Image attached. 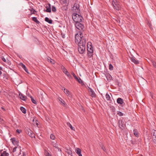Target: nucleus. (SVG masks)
Segmentation results:
<instances>
[{"instance_id":"1","label":"nucleus","mask_w":156,"mask_h":156,"mask_svg":"<svg viewBox=\"0 0 156 156\" xmlns=\"http://www.w3.org/2000/svg\"><path fill=\"white\" fill-rule=\"evenodd\" d=\"M86 41V37L83 36L81 32L75 34V41L78 45V51L80 54H83L85 51Z\"/></svg>"},{"instance_id":"2","label":"nucleus","mask_w":156,"mask_h":156,"mask_svg":"<svg viewBox=\"0 0 156 156\" xmlns=\"http://www.w3.org/2000/svg\"><path fill=\"white\" fill-rule=\"evenodd\" d=\"M73 19V21L76 23L80 22L82 21L83 18L77 13H74L72 16Z\"/></svg>"},{"instance_id":"3","label":"nucleus","mask_w":156,"mask_h":156,"mask_svg":"<svg viewBox=\"0 0 156 156\" xmlns=\"http://www.w3.org/2000/svg\"><path fill=\"white\" fill-rule=\"evenodd\" d=\"M112 4L114 8L116 10H119L121 9V6L119 3L116 0H113L112 2Z\"/></svg>"},{"instance_id":"4","label":"nucleus","mask_w":156,"mask_h":156,"mask_svg":"<svg viewBox=\"0 0 156 156\" xmlns=\"http://www.w3.org/2000/svg\"><path fill=\"white\" fill-rule=\"evenodd\" d=\"M75 25L76 27L80 31L77 34L80 32H81L82 34V31L83 30V29L84 28L83 25L81 23H80V22L76 23Z\"/></svg>"},{"instance_id":"5","label":"nucleus","mask_w":156,"mask_h":156,"mask_svg":"<svg viewBox=\"0 0 156 156\" xmlns=\"http://www.w3.org/2000/svg\"><path fill=\"white\" fill-rule=\"evenodd\" d=\"M26 133L31 137H35L34 134H33V131L30 129L27 128L26 130Z\"/></svg>"},{"instance_id":"6","label":"nucleus","mask_w":156,"mask_h":156,"mask_svg":"<svg viewBox=\"0 0 156 156\" xmlns=\"http://www.w3.org/2000/svg\"><path fill=\"white\" fill-rule=\"evenodd\" d=\"M90 43H88L87 45V50L89 53H92L93 52V48Z\"/></svg>"},{"instance_id":"7","label":"nucleus","mask_w":156,"mask_h":156,"mask_svg":"<svg viewBox=\"0 0 156 156\" xmlns=\"http://www.w3.org/2000/svg\"><path fill=\"white\" fill-rule=\"evenodd\" d=\"M88 90L90 96L92 97H95L96 94L93 90L89 87H88Z\"/></svg>"},{"instance_id":"8","label":"nucleus","mask_w":156,"mask_h":156,"mask_svg":"<svg viewBox=\"0 0 156 156\" xmlns=\"http://www.w3.org/2000/svg\"><path fill=\"white\" fill-rule=\"evenodd\" d=\"M118 124L119 127L120 128L122 129H123L125 127V125L123 123L122 120H120L119 121Z\"/></svg>"},{"instance_id":"9","label":"nucleus","mask_w":156,"mask_h":156,"mask_svg":"<svg viewBox=\"0 0 156 156\" xmlns=\"http://www.w3.org/2000/svg\"><path fill=\"white\" fill-rule=\"evenodd\" d=\"M62 90H63L64 92L68 96L71 98V96L70 95V93L67 89H66L65 88H63L62 89Z\"/></svg>"},{"instance_id":"10","label":"nucleus","mask_w":156,"mask_h":156,"mask_svg":"<svg viewBox=\"0 0 156 156\" xmlns=\"http://www.w3.org/2000/svg\"><path fill=\"white\" fill-rule=\"evenodd\" d=\"M45 7L46 8V12H51V5L50 4H47Z\"/></svg>"},{"instance_id":"11","label":"nucleus","mask_w":156,"mask_h":156,"mask_svg":"<svg viewBox=\"0 0 156 156\" xmlns=\"http://www.w3.org/2000/svg\"><path fill=\"white\" fill-rule=\"evenodd\" d=\"M19 97L23 101H25L27 98L26 96H24L21 93H19Z\"/></svg>"},{"instance_id":"12","label":"nucleus","mask_w":156,"mask_h":156,"mask_svg":"<svg viewBox=\"0 0 156 156\" xmlns=\"http://www.w3.org/2000/svg\"><path fill=\"white\" fill-rule=\"evenodd\" d=\"M130 58L131 61L134 63L135 64H137L139 63V61L138 60H136L134 57H131Z\"/></svg>"},{"instance_id":"13","label":"nucleus","mask_w":156,"mask_h":156,"mask_svg":"<svg viewBox=\"0 0 156 156\" xmlns=\"http://www.w3.org/2000/svg\"><path fill=\"white\" fill-rule=\"evenodd\" d=\"M79 5L76 3H75L73 7V10H79Z\"/></svg>"},{"instance_id":"14","label":"nucleus","mask_w":156,"mask_h":156,"mask_svg":"<svg viewBox=\"0 0 156 156\" xmlns=\"http://www.w3.org/2000/svg\"><path fill=\"white\" fill-rule=\"evenodd\" d=\"M76 152L79 156H82L81 154V150L79 148H77L76 149Z\"/></svg>"},{"instance_id":"15","label":"nucleus","mask_w":156,"mask_h":156,"mask_svg":"<svg viewBox=\"0 0 156 156\" xmlns=\"http://www.w3.org/2000/svg\"><path fill=\"white\" fill-rule=\"evenodd\" d=\"M58 99L60 101V104H62L64 107L65 106L66 104L64 101L61 98L59 97Z\"/></svg>"},{"instance_id":"16","label":"nucleus","mask_w":156,"mask_h":156,"mask_svg":"<svg viewBox=\"0 0 156 156\" xmlns=\"http://www.w3.org/2000/svg\"><path fill=\"white\" fill-rule=\"evenodd\" d=\"M117 102L118 104L120 105H122L124 103L123 100L121 98H119L117 100Z\"/></svg>"},{"instance_id":"17","label":"nucleus","mask_w":156,"mask_h":156,"mask_svg":"<svg viewBox=\"0 0 156 156\" xmlns=\"http://www.w3.org/2000/svg\"><path fill=\"white\" fill-rule=\"evenodd\" d=\"M133 134L136 137H139V134L137 129H134L133 130Z\"/></svg>"},{"instance_id":"18","label":"nucleus","mask_w":156,"mask_h":156,"mask_svg":"<svg viewBox=\"0 0 156 156\" xmlns=\"http://www.w3.org/2000/svg\"><path fill=\"white\" fill-rule=\"evenodd\" d=\"M20 65L27 73H28L27 69V68L26 66L23 63H20Z\"/></svg>"},{"instance_id":"19","label":"nucleus","mask_w":156,"mask_h":156,"mask_svg":"<svg viewBox=\"0 0 156 156\" xmlns=\"http://www.w3.org/2000/svg\"><path fill=\"white\" fill-rule=\"evenodd\" d=\"M45 20L49 23L50 24H51L52 23V21L51 20H50L49 18L47 17H46L45 18Z\"/></svg>"},{"instance_id":"20","label":"nucleus","mask_w":156,"mask_h":156,"mask_svg":"<svg viewBox=\"0 0 156 156\" xmlns=\"http://www.w3.org/2000/svg\"><path fill=\"white\" fill-rule=\"evenodd\" d=\"M47 60L48 62H50L52 64H54L55 63L54 61L51 59L50 58H48Z\"/></svg>"},{"instance_id":"21","label":"nucleus","mask_w":156,"mask_h":156,"mask_svg":"<svg viewBox=\"0 0 156 156\" xmlns=\"http://www.w3.org/2000/svg\"><path fill=\"white\" fill-rule=\"evenodd\" d=\"M9 154L7 153L5 151H4L1 154L0 156H8Z\"/></svg>"},{"instance_id":"22","label":"nucleus","mask_w":156,"mask_h":156,"mask_svg":"<svg viewBox=\"0 0 156 156\" xmlns=\"http://www.w3.org/2000/svg\"><path fill=\"white\" fill-rule=\"evenodd\" d=\"M60 3L62 4L68 3V0H60Z\"/></svg>"},{"instance_id":"23","label":"nucleus","mask_w":156,"mask_h":156,"mask_svg":"<svg viewBox=\"0 0 156 156\" xmlns=\"http://www.w3.org/2000/svg\"><path fill=\"white\" fill-rule=\"evenodd\" d=\"M63 71L64 73H65L66 75L69 76L68 75H69V73L67 70L64 67L63 68Z\"/></svg>"},{"instance_id":"24","label":"nucleus","mask_w":156,"mask_h":156,"mask_svg":"<svg viewBox=\"0 0 156 156\" xmlns=\"http://www.w3.org/2000/svg\"><path fill=\"white\" fill-rule=\"evenodd\" d=\"M67 126L69 127L72 130H74V128L73 127L70 123L67 122Z\"/></svg>"},{"instance_id":"25","label":"nucleus","mask_w":156,"mask_h":156,"mask_svg":"<svg viewBox=\"0 0 156 156\" xmlns=\"http://www.w3.org/2000/svg\"><path fill=\"white\" fill-rule=\"evenodd\" d=\"M20 110L24 114L26 113V109L23 107H20Z\"/></svg>"},{"instance_id":"26","label":"nucleus","mask_w":156,"mask_h":156,"mask_svg":"<svg viewBox=\"0 0 156 156\" xmlns=\"http://www.w3.org/2000/svg\"><path fill=\"white\" fill-rule=\"evenodd\" d=\"M30 97L31 98V100L32 102L33 103H34L36 105H37V102L35 101V100L31 96H30Z\"/></svg>"},{"instance_id":"27","label":"nucleus","mask_w":156,"mask_h":156,"mask_svg":"<svg viewBox=\"0 0 156 156\" xmlns=\"http://www.w3.org/2000/svg\"><path fill=\"white\" fill-rule=\"evenodd\" d=\"M52 145L54 147H55L56 148H57L58 147L56 143L54 142H52Z\"/></svg>"},{"instance_id":"28","label":"nucleus","mask_w":156,"mask_h":156,"mask_svg":"<svg viewBox=\"0 0 156 156\" xmlns=\"http://www.w3.org/2000/svg\"><path fill=\"white\" fill-rule=\"evenodd\" d=\"M32 20L37 23H38L39 22L37 20V18L36 17H33L32 18Z\"/></svg>"},{"instance_id":"29","label":"nucleus","mask_w":156,"mask_h":156,"mask_svg":"<svg viewBox=\"0 0 156 156\" xmlns=\"http://www.w3.org/2000/svg\"><path fill=\"white\" fill-rule=\"evenodd\" d=\"M106 98L107 100L108 101L109 100L110 98V97L109 95L108 94H106Z\"/></svg>"},{"instance_id":"30","label":"nucleus","mask_w":156,"mask_h":156,"mask_svg":"<svg viewBox=\"0 0 156 156\" xmlns=\"http://www.w3.org/2000/svg\"><path fill=\"white\" fill-rule=\"evenodd\" d=\"M106 77L107 80H111L112 78L111 76L109 74L107 75L106 76Z\"/></svg>"},{"instance_id":"31","label":"nucleus","mask_w":156,"mask_h":156,"mask_svg":"<svg viewBox=\"0 0 156 156\" xmlns=\"http://www.w3.org/2000/svg\"><path fill=\"white\" fill-rule=\"evenodd\" d=\"M154 136H156V131L154 130H153L152 132V137H153Z\"/></svg>"},{"instance_id":"32","label":"nucleus","mask_w":156,"mask_h":156,"mask_svg":"<svg viewBox=\"0 0 156 156\" xmlns=\"http://www.w3.org/2000/svg\"><path fill=\"white\" fill-rule=\"evenodd\" d=\"M50 138L51 139L54 140L55 138V137L53 134H51L50 136Z\"/></svg>"},{"instance_id":"33","label":"nucleus","mask_w":156,"mask_h":156,"mask_svg":"<svg viewBox=\"0 0 156 156\" xmlns=\"http://www.w3.org/2000/svg\"><path fill=\"white\" fill-rule=\"evenodd\" d=\"M51 9H52V11L54 12H55L56 11V8L54 6H52Z\"/></svg>"},{"instance_id":"34","label":"nucleus","mask_w":156,"mask_h":156,"mask_svg":"<svg viewBox=\"0 0 156 156\" xmlns=\"http://www.w3.org/2000/svg\"><path fill=\"white\" fill-rule=\"evenodd\" d=\"M152 138L153 141L154 143H156V136H154L152 137Z\"/></svg>"},{"instance_id":"35","label":"nucleus","mask_w":156,"mask_h":156,"mask_svg":"<svg viewBox=\"0 0 156 156\" xmlns=\"http://www.w3.org/2000/svg\"><path fill=\"white\" fill-rule=\"evenodd\" d=\"M66 152L69 154H72V151L71 150H69L67 149L66 150Z\"/></svg>"},{"instance_id":"36","label":"nucleus","mask_w":156,"mask_h":156,"mask_svg":"<svg viewBox=\"0 0 156 156\" xmlns=\"http://www.w3.org/2000/svg\"><path fill=\"white\" fill-rule=\"evenodd\" d=\"M109 69L111 70H112L113 69V66L111 64L109 65Z\"/></svg>"},{"instance_id":"37","label":"nucleus","mask_w":156,"mask_h":156,"mask_svg":"<svg viewBox=\"0 0 156 156\" xmlns=\"http://www.w3.org/2000/svg\"><path fill=\"white\" fill-rule=\"evenodd\" d=\"M11 140L13 144H14V143H15L17 142V141H16V139L15 138H12Z\"/></svg>"},{"instance_id":"38","label":"nucleus","mask_w":156,"mask_h":156,"mask_svg":"<svg viewBox=\"0 0 156 156\" xmlns=\"http://www.w3.org/2000/svg\"><path fill=\"white\" fill-rule=\"evenodd\" d=\"M45 154L46 156H51L50 154L47 151H46L45 152Z\"/></svg>"},{"instance_id":"39","label":"nucleus","mask_w":156,"mask_h":156,"mask_svg":"<svg viewBox=\"0 0 156 156\" xmlns=\"http://www.w3.org/2000/svg\"><path fill=\"white\" fill-rule=\"evenodd\" d=\"M152 65H153V66H154L155 68H156V63L155 62H152Z\"/></svg>"},{"instance_id":"40","label":"nucleus","mask_w":156,"mask_h":156,"mask_svg":"<svg viewBox=\"0 0 156 156\" xmlns=\"http://www.w3.org/2000/svg\"><path fill=\"white\" fill-rule=\"evenodd\" d=\"M72 74L76 80H78V78L77 77V76H76V75L74 73H73Z\"/></svg>"},{"instance_id":"41","label":"nucleus","mask_w":156,"mask_h":156,"mask_svg":"<svg viewBox=\"0 0 156 156\" xmlns=\"http://www.w3.org/2000/svg\"><path fill=\"white\" fill-rule=\"evenodd\" d=\"M101 149L103 150L105 152H106V149H105L104 146L103 145H102L101 146Z\"/></svg>"},{"instance_id":"42","label":"nucleus","mask_w":156,"mask_h":156,"mask_svg":"<svg viewBox=\"0 0 156 156\" xmlns=\"http://www.w3.org/2000/svg\"><path fill=\"white\" fill-rule=\"evenodd\" d=\"M118 114L119 115V116H122L123 115V114L121 112H118Z\"/></svg>"},{"instance_id":"43","label":"nucleus","mask_w":156,"mask_h":156,"mask_svg":"<svg viewBox=\"0 0 156 156\" xmlns=\"http://www.w3.org/2000/svg\"><path fill=\"white\" fill-rule=\"evenodd\" d=\"M77 81L80 83H82V80L80 79V78H79V79H78V80H77Z\"/></svg>"},{"instance_id":"44","label":"nucleus","mask_w":156,"mask_h":156,"mask_svg":"<svg viewBox=\"0 0 156 156\" xmlns=\"http://www.w3.org/2000/svg\"><path fill=\"white\" fill-rule=\"evenodd\" d=\"M17 148V147H14L13 150V152H15L16 151V149Z\"/></svg>"},{"instance_id":"45","label":"nucleus","mask_w":156,"mask_h":156,"mask_svg":"<svg viewBox=\"0 0 156 156\" xmlns=\"http://www.w3.org/2000/svg\"><path fill=\"white\" fill-rule=\"evenodd\" d=\"M2 60L4 62H6V59L3 57H2Z\"/></svg>"},{"instance_id":"46","label":"nucleus","mask_w":156,"mask_h":156,"mask_svg":"<svg viewBox=\"0 0 156 156\" xmlns=\"http://www.w3.org/2000/svg\"><path fill=\"white\" fill-rule=\"evenodd\" d=\"M92 53H89L88 52V56L89 57H91V56L92 55Z\"/></svg>"},{"instance_id":"47","label":"nucleus","mask_w":156,"mask_h":156,"mask_svg":"<svg viewBox=\"0 0 156 156\" xmlns=\"http://www.w3.org/2000/svg\"><path fill=\"white\" fill-rule=\"evenodd\" d=\"M16 131L17 133H20V132L21 131V130H19L18 129H17L16 130Z\"/></svg>"},{"instance_id":"48","label":"nucleus","mask_w":156,"mask_h":156,"mask_svg":"<svg viewBox=\"0 0 156 156\" xmlns=\"http://www.w3.org/2000/svg\"><path fill=\"white\" fill-rule=\"evenodd\" d=\"M2 68L1 67H0V75H1L2 74V72L1 71V70H2Z\"/></svg>"},{"instance_id":"49","label":"nucleus","mask_w":156,"mask_h":156,"mask_svg":"<svg viewBox=\"0 0 156 156\" xmlns=\"http://www.w3.org/2000/svg\"><path fill=\"white\" fill-rule=\"evenodd\" d=\"M69 76H67L69 78H71V75L69 74V75H68Z\"/></svg>"},{"instance_id":"50","label":"nucleus","mask_w":156,"mask_h":156,"mask_svg":"<svg viewBox=\"0 0 156 156\" xmlns=\"http://www.w3.org/2000/svg\"><path fill=\"white\" fill-rule=\"evenodd\" d=\"M57 149H58V151H61V149H60L59 147H58V148H57Z\"/></svg>"},{"instance_id":"51","label":"nucleus","mask_w":156,"mask_h":156,"mask_svg":"<svg viewBox=\"0 0 156 156\" xmlns=\"http://www.w3.org/2000/svg\"><path fill=\"white\" fill-rule=\"evenodd\" d=\"M25 154L24 153H23V156H25Z\"/></svg>"}]
</instances>
